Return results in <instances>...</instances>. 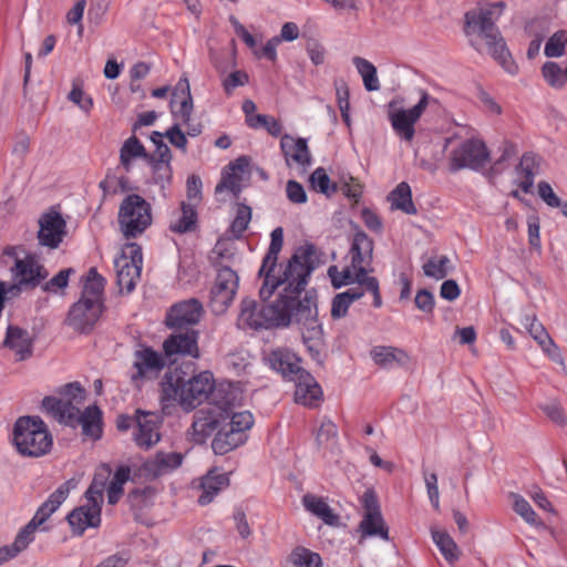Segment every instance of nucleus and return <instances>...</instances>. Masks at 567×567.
Wrapping results in <instances>:
<instances>
[{
	"instance_id": "5701e85b",
	"label": "nucleus",
	"mask_w": 567,
	"mask_h": 567,
	"mask_svg": "<svg viewBox=\"0 0 567 567\" xmlns=\"http://www.w3.org/2000/svg\"><path fill=\"white\" fill-rule=\"evenodd\" d=\"M373 240L363 231L354 234L350 247L351 265L363 277L371 271L370 266L373 259Z\"/></svg>"
},
{
	"instance_id": "6ab92c4d",
	"label": "nucleus",
	"mask_w": 567,
	"mask_h": 567,
	"mask_svg": "<svg viewBox=\"0 0 567 567\" xmlns=\"http://www.w3.org/2000/svg\"><path fill=\"white\" fill-rule=\"evenodd\" d=\"M135 423L133 441L140 449L148 450L159 442L162 424L159 415L137 410Z\"/></svg>"
},
{
	"instance_id": "052dcab7",
	"label": "nucleus",
	"mask_w": 567,
	"mask_h": 567,
	"mask_svg": "<svg viewBox=\"0 0 567 567\" xmlns=\"http://www.w3.org/2000/svg\"><path fill=\"white\" fill-rule=\"evenodd\" d=\"M73 272L74 270L72 268L60 270L42 286L43 291L50 293H58L59 291H62L68 287L70 275Z\"/></svg>"
},
{
	"instance_id": "4d7b16f0",
	"label": "nucleus",
	"mask_w": 567,
	"mask_h": 567,
	"mask_svg": "<svg viewBox=\"0 0 567 567\" xmlns=\"http://www.w3.org/2000/svg\"><path fill=\"white\" fill-rule=\"evenodd\" d=\"M154 181L164 189L172 181L171 161H152Z\"/></svg>"
},
{
	"instance_id": "ddd939ff",
	"label": "nucleus",
	"mask_w": 567,
	"mask_h": 567,
	"mask_svg": "<svg viewBox=\"0 0 567 567\" xmlns=\"http://www.w3.org/2000/svg\"><path fill=\"white\" fill-rule=\"evenodd\" d=\"M328 275L334 288L358 284L359 288L372 295L374 308H380L382 306L380 286L375 277L369 275L360 277L359 271L353 269L351 264L342 269H339L337 266H330Z\"/></svg>"
},
{
	"instance_id": "423d86ee",
	"label": "nucleus",
	"mask_w": 567,
	"mask_h": 567,
	"mask_svg": "<svg viewBox=\"0 0 567 567\" xmlns=\"http://www.w3.org/2000/svg\"><path fill=\"white\" fill-rule=\"evenodd\" d=\"M152 207L140 195H127L118 209V224L125 238H136L152 224Z\"/></svg>"
},
{
	"instance_id": "a18cd8bd",
	"label": "nucleus",
	"mask_w": 567,
	"mask_h": 567,
	"mask_svg": "<svg viewBox=\"0 0 567 567\" xmlns=\"http://www.w3.org/2000/svg\"><path fill=\"white\" fill-rule=\"evenodd\" d=\"M138 157H146L145 147L136 136H131L121 147V164L126 171H130L132 161Z\"/></svg>"
},
{
	"instance_id": "0e129e2a",
	"label": "nucleus",
	"mask_w": 567,
	"mask_h": 567,
	"mask_svg": "<svg viewBox=\"0 0 567 567\" xmlns=\"http://www.w3.org/2000/svg\"><path fill=\"white\" fill-rule=\"evenodd\" d=\"M59 393L61 394V399L71 400L75 404H80L84 399V390L78 382H72L63 385Z\"/></svg>"
},
{
	"instance_id": "c85d7f7f",
	"label": "nucleus",
	"mask_w": 567,
	"mask_h": 567,
	"mask_svg": "<svg viewBox=\"0 0 567 567\" xmlns=\"http://www.w3.org/2000/svg\"><path fill=\"white\" fill-rule=\"evenodd\" d=\"M229 485V477L226 473H219L216 470L209 471L200 480L199 488L202 491L198 496V503L202 506L208 505L214 501L216 495Z\"/></svg>"
},
{
	"instance_id": "774afa93",
	"label": "nucleus",
	"mask_w": 567,
	"mask_h": 567,
	"mask_svg": "<svg viewBox=\"0 0 567 567\" xmlns=\"http://www.w3.org/2000/svg\"><path fill=\"white\" fill-rule=\"evenodd\" d=\"M288 199L293 204H305L307 202V194L303 186L296 182L289 181L286 186Z\"/></svg>"
},
{
	"instance_id": "69168bd1",
	"label": "nucleus",
	"mask_w": 567,
	"mask_h": 567,
	"mask_svg": "<svg viewBox=\"0 0 567 567\" xmlns=\"http://www.w3.org/2000/svg\"><path fill=\"white\" fill-rule=\"evenodd\" d=\"M37 528L28 523L17 535L13 545L16 547V551L24 550L28 545L33 542L34 533Z\"/></svg>"
},
{
	"instance_id": "864d4df0",
	"label": "nucleus",
	"mask_w": 567,
	"mask_h": 567,
	"mask_svg": "<svg viewBox=\"0 0 567 567\" xmlns=\"http://www.w3.org/2000/svg\"><path fill=\"white\" fill-rule=\"evenodd\" d=\"M511 498L513 499L514 512L519 515L527 524L538 525L540 523L530 504L522 495L512 493Z\"/></svg>"
},
{
	"instance_id": "393cba45",
	"label": "nucleus",
	"mask_w": 567,
	"mask_h": 567,
	"mask_svg": "<svg viewBox=\"0 0 567 567\" xmlns=\"http://www.w3.org/2000/svg\"><path fill=\"white\" fill-rule=\"evenodd\" d=\"M267 361L272 370L287 380H291L305 370L300 365L301 359L287 348H277L270 351Z\"/></svg>"
},
{
	"instance_id": "7c9ffc66",
	"label": "nucleus",
	"mask_w": 567,
	"mask_h": 567,
	"mask_svg": "<svg viewBox=\"0 0 567 567\" xmlns=\"http://www.w3.org/2000/svg\"><path fill=\"white\" fill-rule=\"evenodd\" d=\"M246 441L247 434H241L238 431H234L224 423L217 431L212 442V449L215 454L225 455L228 452L243 445Z\"/></svg>"
},
{
	"instance_id": "e433bc0d",
	"label": "nucleus",
	"mask_w": 567,
	"mask_h": 567,
	"mask_svg": "<svg viewBox=\"0 0 567 567\" xmlns=\"http://www.w3.org/2000/svg\"><path fill=\"white\" fill-rule=\"evenodd\" d=\"M4 346L13 350L19 355V360H24L32 351L28 331L19 327L8 328Z\"/></svg>"
},
{
	"instance_id": "09e8293b",
	"label": "nucleus",
	"mask_w": 567,
	"mask_h": 567,
	"mask_svg": "<svg viewBox=\"0 0 567 567\" xmlns=\"http://www.w3.org/2000/svg\"><path fill=\"white\" fill-rule=\"evenodd\" d=\"M450 268L451 260L447 256H433L423 264L424 275L436 280L445 278Z\"/></svg>"
},
{
	"instance_id": "a19ab883",
	"label": "nucleus",
	"mask_w": 567,
	"mask_h": 567,
	"mask_svg": "<svg viewBox=\"0 0 567 567\" xmlns=\"http://www.w3.org/2000/svg\"><path fill=\"white\" fill-rule=\"evenodd\" d=\"M432 539L450 565H454L460 559L461 550L450 534L432 530Z\"/></svg>"
},
{
	"instance_id": "9b49d317",
	"label": "nucleus",
	"mask_w": 567,
	"mask_h": 567,
	"mask_svg": "<svg viewBox=\"0 0 567 567\" xmlns=\"http://www.w3.org/2000/svg\"><path fill=\"white\" fill-rule=\"evenodd\" d=\"M229 409L212 405L195 412L188 434L198 444L206 440L228 420Z\"/></svg>"
},
{
	"instance_id": "b1692460",
	"label": "nucleus",
	"mask_w": 567,
	"mask_h": 567,
	"mask_svg": "<svg viewBox=\"0 0 567 567\" xmlns=\"http://www.w3.org/2000/svg\"><path fill=\"white\" fill-rule=\"evenodd\" d=\"M296 384L295 401L305 406L315 408L322 400V390L316 379L306 370L292 378Z\"/></svg>"
},
{
	"instance_id": "20e7f679",
	"label": "nucleus",
	"mask_w": 567,
	"mask_h": 567,
	"mask_svg": "<svg viewBox=\"0 0 567 567\" xmlns=\"http://www.w3.org/2000/svg\"><path fill=\"white\" fill-rule=\"evenodd\" d=\"M288 302L285 299H276L271 303L259 306L254 299H244L237 324L241 329L254 330L286 328L295 323L291 312H288Z\"/></svg>"
},
{
	"instance_id": "4468645a",
	"label": "nucleus",
	"mask_w": 567,
	"mask_h": 567,
	"mask_svg": "<svg viewBox=\"0 0 567 567\" xmlns=\"http://www.w3.org/2000/svg\"><path fill=\"white\" fill-rule=\"evenodd\" d=\"M364 511L363 518L359 525L362 536H378L384 540L389 539V529L382 517L380 504L375 493L368 489L361 497Z\"/></svg>"
},
{
	"instance_id": "de8ad7c7",
	"label": "nucleus",
	"mask_w": 567,
	"mask_h": 567,
	"mask_svg": "<svg viewBox=\"0 0 567 567\" xmlns=\"http://www.w3.org/2000/svg\"><path fill=\"white\" fill-rule=\"evenodd\" d=\"M542 75L553 89H563L567 84V66L561 69L556 62L548 61L544 63Z\"/></svg>"
},
{
	"instance_id": "4c0bfd02",
	"label": "nucleus",
	"mask_w": 567,
	"mask_h": 567,
	"mask_svg": "<svg viewBox=\"0 0 567 567\" xmlns=\"http://www.w3.org/2000/svg\"><path fill=\"white\" fill-rule=\"evenodd\" d=\"M388 200L392 209L401 210L408 215H415L417 212L412 199L411 187L406 182L398 184L389 194Z\"/></svg>"
},
{
	"instance_id": "79ce46f5",
	"label": "nucleus",
	"mask_w": 567,
	"mask_h": 567,
	"mask_svg": "<svg viewBox=\"0 0 567 567\" xmlns=\"http://www.w3.org/2000/svg\"><path fill=\"white\" fill-rule=\"evenodd\" d=\"M104 278L97 272L95 268H90L83 286L81 298L103 303L102 296L104 291Z\"/></svg>"
},
{
	"instance_id": "473e14b6",
	"label": "nucleus",
	"mask_w": 567,
	"mask_h": 567,
	"mask_svg": "<svg viewBox=\"0 0 567 567\" xmlns=\"http://www.w3.org/2000/svg\"><path fill=\"white\" fill-rule=\"evenodd\" d=\"M371 358L375 364L382 368H392L396 365H405L410 361L409 354L395 347L377 346L371 350Z\"/></svg>"
},
{
	"instance_id": "338daca9",
	"label": "nucleus",
	"mask_w": 567,
	"mask_h": 567,
	"mask_svg": "<svg viewBox=\"0 0 567 567\" xmlns=\"http://www.w3.org/2000/svg\"><path fill=\"white\" fill-rule=\"evenodd\" d=\"M414 303L419 310L431 313L435 306L434 296L431 291L421 289L415 296Z\"/></svg>"
},
{
	"instance_id": "c756f323",
	"label": "nucleus",
	"mask_w": 567,
	"mask_h": 567,
	"mask_svg": "<svg viewBox=\"0 0 567 567\" xmlns=\"http://www.w3.org/2000/svg\"><path fill=\"white\" fill-rule=\"evenodd\" d=\"M520 323L546 354L549 357H554L556 354L558 350L557 346L548 334L544 324L538 321L535 315H525L522 318Z\"/></svg>"
},
{
	"instance_id": "f03ea898",
	"label": "nucleus",
	"mask_w": 567,
	"mask_h": 567,
	"mask_svg": "<svg viewBox=\"0 0 567 567\" xmlns=\"http://www.w3.org/2000/svg\"><path fill=\"white\" fill-rule=\"evenodd\" d=\"M504 1L480 6L477 10L465 13L466 34H477L486 41L488 53L511 75L518 72V65L512 59L495 22L502 16Z\"/></svg>"
},
{
	"instance_id": "37998d69",
	"label": "nucleus",
	"mask_w": 567,
	"mask_h": 567,
	"mask_svg": "<svg viewBox=\"0 0 567 567\" xmlns=\"http://www.w3.org/2000/svg\"><path fill=\"white\" fill-rule=\"evenodd\" d=\"M74 480H69L61 484L49 497L48 499L38 508L39 512L45 514L49 518L68 498L72 488L75 487Z\"/></svg>"
},
{
	"instance_id": "6e6552de",
	"label": "nucleus",
	"mask_w": 567,
	"mask_h": 567,
	"mask_svg": "<svg viewBox=\"0 0 567 567\" xmlns=\"http://www.w3.org/2000/svg\"><path fill=\"white\" fill-rule=\"evenodd\" d=\"M143 266L142 248L135 243L125 244L114 259L117 286L121 291L131 292L141 276Z\"/></svg>"
},
{
	"instance_id": "58836bf2",
	"label": "nucleus",
	"mask_w": 567,
	"mask_h": 567,
	"mask_svg": "<svg viewBox=\"0 0 567 567\" xmlns=\"http://www.w3.org/2000/svg\"><path fill=\"white\" fill-rule=\"evenodd\" d=\"M84 435L97 440L102 435V413L97 406H89L79 415L78 422Z\"/></svg>"
},
{
	"instance_id": "4be33fe9",
	"label": "nucleus",
	"mask_w": 567,
	"mask_h": 567,
	"mask_svg": "<svg viewBox=\"0 0 567 567\" xmlns=\"http://www.w3.org/2000/svg\"><path fill=\"white\" fill-rule=\"evenodd\" d=\"M164 354L167 358L173 355H188L197 359L199 357L198 332L187 329L184 332L171 334L163 343Z\"/></svg>"
},
{
	"instance_id": "6e6d98bb",
	"label": "nucleus",
	"mask_w": 567,
	"mask_h": 567,
	"mask_svg": "<svg viewBox=\"0 0 567 567\" xmlns=\"http://www.w3.org/2000/svg\"><path fill=\"white\" fill-rule=\"evenodd\" d=\"M229 422L226 424L234 431L246 434L254 425V415L249 411L233 413L229 411Z\"/></svg>"
},
{
	"instance_id": "2f4dec72",
	"label": "nucleus",
	"mask_w": 567,
	"mask_h": 567,
	"mask_svg": "<svg viewBox=\"0 0 567 567\" xmlns=\"http://www.w3.org/2000/svg\"><path fill=\"white\" fill-rule=\"evenodd\" d=\"M68 522L76 535H82L86 528L100 525V509H92L82 505L68 515Z\"/></svg>"
},
{
	"instance_id": "ea45409f",
	"label": "nucleus",
	"mask_w": 567,
	"mask_h": 567,
	"mask_svg": "<svg viewBox=\"0 0 567 567\" xmlns=\"http://www.w3.org/2000/svg\"><path fill=\"white\" fill-rule=\"evenodd\" d=\"M364 291L359 287L349 288L347 291L334 296L331 302V317L334 320L344 318L349 307L363 296Z\"/></svg>"
},
{
	"instance_id": "49530a36",
	"label": "nucleus",
	"mask_w": 567,
	"mask_h": 567,
	"mask_svg": "<svg viewBox=\"0 0 567 567\" xmlns=\"http://www.w3.org/2000/svg\"><path fill=\"white\" fill-rule=\"evenodd\" d=\"M352 62L359 74L362 76L365 90L378 91L380 89V82L377 76L375 66L370 61L361 56H354Z\"/></svg>"
},
{
	"instance_id": "bb28decb",
	"label": "nucleus",
	"mask_w": 567,
	"mask_h": 567,
	"mask_svg": "<svg viewBox=\"0 0 567 567\" xmlns=\"http://www.w3.org/2000/svg\"><path fill=\"white\" fill-rule=\"evenodd\" d=\"M247 161L244 157L237 158L235 162L229 163L223 171L221 179L217 184L215 192L220 194L228 190L237 199L243 190V172Z\"/></svg>"
},
{
	"instance_id": "680f3d73",
	"label": "nucleus",
	"mask_w": 567,
	"mask_h": 567,
	"mask_svg": "<svg viewBox=\"0 0 567 567\" xmlns=\"http://www.w3.org/2000/svg\"><path fill=\"white\" fill-rule=\"evenodd\" d=\"M69 100L86 113L93 107V99L76 83H73V87L69 93Z\"/></svg>"
},
{
	"instance_id": "e2e57ef3",
	"label": "nucleus",
	"mask_w": 567,
	"mask_h": 567,
	"mask_svg": "<svg viewBox=\"0 0 567 567\" xmlns=\"http://www.w3.org/2000/svg\"><path fill=\"white\" fill-rule=\"evenodd\" d=\"M337 425L330 420H324L317 432L316 439L319 445H327L337 439Z\"/></svg>"
},
{
	"instance_id": "a211bd4d",
	"label": "nucleus",
	"mask_w": 567,
	"mask_h": 567,
	"mask_svg": "<svg viewBox=\"0 0 567 567\" xmlns=\"http://www.w3.org/2000/svg\"><path fill=\"white\" fill-rule=\"evenodd\" d=\"M66 235V223L62 215L51 209L39 218L38 240L43 247L56 249Z\"/></svg>"
},
{
	"instance_id": "9d476101",
	"label": "nucleus",
	"mask_w": 567,
	"mask_h": 567,
	"mask_svg": "<svg viewBox=\"0 0 567 567\" xmlns=\"http://www.w3.org/2000/svg\"><path fill=\"white\" fill-rule=\"evenodd\" d=\"M238 286L239 277L236 271L227 266L218 269L208 303L215 315L226 312L237 293Z\"/></svg>"
},
{
	"instance_id": "f3484780",
	"label": "nucleus",
	"mask_w": 567,
	"mask_h": 567,
	"mask_svg": "<svg viewBox=\"0 0 567 567\" xmlns=\"http://www.w3.org/2000/svg\"><path fill=\"white\" fill-rule=\"evenodd\" d=\"M103 303L80 298L69 310L66 324L81 333H89L99 321Z\"/></svg>"
},
{
	"instance_id": "f704fd0d",
	"label": "nucleus",
	"mask_w": 567,
	"mask_h": 567,
	"mask_svg": "<svg viewBox=\"0 0 567 567\" xmlns=\"http://www.w3.org/2000/svg\"><path fill=\"white\" fill-rule=\"evenodd\" d=\"M302 505L309 513L320 518L327 525L333 526L339 522V516L334 514L323 497L306 494L302 497Z\"/></svg>"
},
{
	"instance_id": "2eb2a0df",
	"label": "nucleus",
	"mask_w": 567,
	"mask_h": 567,
	"mask_svg": "<svg viewBox=\"0 0 567 567\" xmlns=\"http://www.w3.org/2000/svg\"><path fill=\"white\" fill-rule=\"evenodd\" d=\"M488 151L480 140H466L452 152L451 171H460L465 167L477 169L484 167L488 162Z\"/></svg>"
},
{
	"instance_id": "39448f33",
	"label": "nucleus",
	"mask_w": 567,
	"mask_h": 567,
	"mask_svg": "<svg viewBox=\"0 0 567 567\" xmlns=\"http://www.w3.org/2000/svg\"><path fill=\"white\" fill-rule=\"evenodd\" d=\"M12 442L24 457H41L50 453L53 437L39 416H20L13 425Z\"/></svg>"
},
{
	"instance_id": "3c124183",
	"label": "nucleus",
	"mask_w": 567,
	"mask_h": 567,
	"mask_svg": "<svg viewBox=\"0 0 567 567\" xmlns=\"http://www.w3.org/2000/svg\"><path fill=\"white\" fill-rule=\"evenodd\" d=\"M290 567H322L319 554L307 548H296L289 556Z\"/></svg>"
},
{
	"instance_id": "f8f14e48",
	"label": "nucleus",
	"mask_w": 567,
	"mask_h": 567,
	"mask_svg": "<svg viewBox=\"0 0 567 567\" xmlns=\"http://www.w3.org/2000/svg\"><path fill=\"white\" fill-rule=\"evenodd\" d=\"M173 116L177 120V124L186 127L189 136H197L202 133L200 123L192 122L193 99L190 94L189 82L187 78H181L173 92L171 101Z\"/></svg>"
},
{
	"instance_id": "bf43d9fd",
	"label": "nucleus",
	"mask_w": 567,
	"mask_h": 567,
	"mask_svg": "<svg viewBox=\"0 0 567 567\" xmlns=\"http://www.w3.org/2000/svg\"><path fill=\"white\" fill-rule=\"evenodd\" d=\"M251 220V208L245 204H237L236 216L231 223V230L236 235H241Z\"/></svg>"
},
{
	"instance_id": "dca6fc26",
	"label": "nucleus",
	"mask_w": 567,
	"mask_h": 567,
	"mask_svg": "<svg viewBox=\"0 0 567 567\" xmlns=\"http://www.w3.org/2000/svg\"><path fill=\"white\" fill-rule=\"evenodd\" d=\"M166 365L165 355L151 347H141L133 355V372L131 381L153 380L158 377Z\"/></svg>"
},
{
	"instance_id": "f257e3e1",
	"label": "nucleus",
	"mask_w": 567,
	"mask_h": 567,
	"mask_svg": "<svg viewBox=\"0 0 567 567\" xmlns=\"http://www.w3.org/2000/svg\"><path fill=\"white\" fill-rule=\"evenodd\" d=\"M315 255L313 245L301 246L286 264L268 267L266 272L259 271V277L264 278L259 295L266 300L277 288L282 287L277 299L289 301L288 312H291L295 323L298 324L305 346L310 355L319 360L323 349V330L318 319L317 300L311 291H306L303 298L300 297L316 268Z\"/></svg>"
},
{
	"instance_id": "603ef678",
	"label": "nucleus",
	"mask_w": 567,
	"mask_h": 567,
	"mask_svg": "<svg viewBox=\"0 0 567 567\" xmlns=\"http://www.w3.org/2000/svg\"><path fill=\"white\" fill-rule=\"evenodd\" d=\"M311 188L324 195H331L338 190V185L331 183L323 167L316 168L309 178Z\"/></svg>"
},
{
	"instance_id": "cd10ccee",
	"label": "nucleus",
	"mask_w": 567,
	"mask_h": 567,
	"mask_svg": "<svg viewBox=\"0 0 567 567\" xmlns=\"http://www.w3.org/2000/svg\"><path fill=\"white\" fill-rule=\"evenodd\" d=\"M183 458L182 453L159 451L144 463V470L147 474L159 477L179 467Z\"/></svg>"
},
{
	"instance_id": "0eeeda50",
	"label": "nucleus",
	"mask_w": 567,
	"mask_h": 567,
	"mask_svg": "<svg viewBox=\"0 0 567 567\" xmlns=\"http://www.w3.org/2000/svg\"><path fill=\"white\" fill-rule=\"evenodd\" d=\"M20 247L9 246L3 250L6 256L14 258L11 267L12 278L18 288L33 289L49 276L45 267L40 262L39 257L33 252H27L22 258L19 256Z\"/></svg>"
},
{
	"instance_id": "7ed1b4c3",
	"label": "nucleus",
	"mask_w": 567,
	"mask_h": 567,
	"mask_svg": "<svg viewBox=\"0 0 567 567\" xmlns=\"http://www.w3.org/2000/svg\"><path fill=\"white\" fill-rule=\"evenodd\" d=\"M214 388L215 381L209 371L188 379L183 370L171 369L161 381V403L163 409L179 404L184 409L193 410L208 399Z\"/></svg>"
},
{
	"instance_id": "72a5a7b5",
	"label": "nucleus",
	"mask_w": 567,
	"mask_h": 567,
	"mask_svg": "<svg viewBox=\"0 0 567 567\" xmlns=\"http://www.w3.org/2000/svg\"><path fill=\"white\" fill-rule=\"evenodd\" d=\"M197 217L196 205L182 202L179 209L171 220L169 229L177 234L193 231L196 228Z\"/></svg>"
},
{
	"instance_id": "1a4fd4ad",
	"label": "nucleus",
	"mask_w": 567,
	"mask_h": 567,
	"mask_svg": "<svg viewBox=\"0 0 567 567\" xmlns=\"http://www.w3.org/2000/svg\"><path fill=\"white\" fill-rule=\"evenodd\" d=\"M421 97L419 102L411 109H392L390 104L389 120L395 134L406 142H411L414 138L415 130L414 125L420 120L425 109L431 103H437V100L431 96L426 91L421 90Z\"/></svg>"
},
{
	"instance_id": "a878e982",
	"label": "nucleus",
	"mask_w": 567,
	"mask_h": 567,
	"mask_svg": "<svg viewBox=\"0 0 567 567\" xmlns=\"http://www.w3.org/2000/svg\"><path fill=\"white\" fill-rule=\"evenodd\" d=\"M42 408L53 419L65 425H74L81 414L78 404L55 396H45L42 400Z\"/></svg>"
},
{
	"instance_id": "8fccbe9b",
	"label": "nucleus",
	"mask_w": 567,
	"mask_h": 567,
	"mask_svg": "<svg viewBox=\"0 0 567 567\" xmlns=\"http://www.w3.org/2000/svg\"><path fill=\"white\" fill-rule=\"evenodd\" d=\"M284 244L282 228L277 227L271 231V240L266 256L262 259L260 272H266L268 267L276 266L279 252Z\"/></svg>"
},
{
	"instance_id": "c03bdc74",
	"label": "nucleus",
	"mask_w": 567,
	"mask_h": 567,
	"mask_svg": "<svg viewBox=\"0 0 567 567\" xmlns=\"http://www.w3.org/2000/svg\"><path fill=\"white\" fill-rule=\"evenodd\" d=\"M131 468L128 466H118L113 477L109 482L106 493L111 505L116 504L123 495V486L130 480Z\"/></svg>"
},
{
	"instance_id": "5fc2aeb1",
	"label": "nucleus",
	"mask_w": 567,
	"mask_h": 567,
	"mask_svg": "<svg viewBox=\"0 0 567 567\" xmlns=\"http://www.w3.org/2000/svg\"><path fill=\"white\" fill-rule=\"evenodd\" d=\"M567 48V31L555 32L546 42L544 53L548 58H559L565 54Z\"/></svg>"
},
{
	"instance_id": "c9c22d12",
	"label": "nucleus",
	"mask_w": 567,
	"mask_h": 567,
	"mask_svg": "<svg viewBox=\"0 0 567 567\" xmlns=\"http://www.w3.org/2000/svg\"><path fill=\"white\" fill-rule=\"evenodd\" d=\"M539 157L533 152L523 154L519 164L516 168L518 175L522 177L518 186L524 193H529L533 185L534 178L538 173Z\"/></svg>"
},
{
	"instance_id": "13d9d810",
	"label": "nucleus",
	"mask_w": 567,
	"mask_h": 567,
	"mask_svg": "<svg viewBox=\"0 0 567 567\" xmlns=\"http://www.w3.org/2000/svg\"><path fill=\"white\" fill-rule=\"evenodd\" d=\"M249 75L243 70H236L225 76L221 81L223 89L226 95H231L233 92L239 87L248 84Z\"/></svg>"
},
{
	"instance_id": "412c9836",
	"label": "nucleus",
	"mask_w": 567,
	"mask_h": 567,
	"mask_svg": "<svg viewBox=\"0 0 567 567\" xmlns=\"http://www.w3.org/2000/svg\"><path fill=\"white\" fill-rule=\"evenodd\" d=\"M203 313V306L197 299H189L171 307L165 323L171 329H182L196 324Z\"/></svg>"
},
{
	"instance_id": "aec40b11",
	"label": "nucleus",
	"mask_w": 567,
	"mask_h": 567,
	"mask_svg": "<svg viewBox=\"0 0 567 567\" xmlns=\"http://www.w3.org/2000/svg\"><path fill=\"white\" fill-rule=\"evenodd\" d=\"M280 150L289 168L306 172L311 165L312 156L307 140L284 134L280 140Z\"/></svg>"
}]
</instances>
